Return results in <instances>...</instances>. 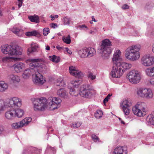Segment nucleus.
<instances>
[{"instance_id":"obj_1","label":"nucleus","mask_w":154,"mask_h":154,"mask_svg":"<svg viewBox=\"0 0 154 154\" xmlns=\"http://www.w3.org/2000/svg\"><path fill=\"white\" fill-rule=\"evenodd\" d=\"M131 64L126 63H113L111 75L113 78H119L126 70L131 68Z\"/></svg>"},{"instance_id":"obj_2","label":"nucleus","mask_w":154,"mask_h":154,"mask_svg":"<svg viewBox=\"0 0 154 154\" xmlns=\"http://www.w3.org/2000/svg\"><path fill=\"white\" fill-rule=\"evenodd\" d=\"M42 60L41 58L30 59V61L32 63L29 65L30 69H28L24 71L23 74V77L25 79H27L31 75H34L35 72L38 71L41 64L40 62Z\"/></svg>"},{"instance_id":"obj_3","label":"nucleus","mask_w":154,"mask_h":154,"mask_svg":"<svg viewBox=\"0 0 154 154\" xmlns=\"http://www.w3.org/2000/svg\"><path fill=\"white\" fill-rule=\"evenodd\" d=\"M141 48L140 45H136L129 47L125 51L126 58L131 61H136L140 57L139 51Z\"/></svg>"},{"instance_id":"obj_4","label":"nucleus","mask_w":154,"mask_h":154,"mask_svg":"<svg viewBox=\"0 0 154 154\" xmlns=\"http://www.w3.org/2000/svg\"><path fill=\"white\" fill-rule=\"evenodd\" d=\"M111 42L108 39H105L102 41L100 46V50L101 52V56L104 59L109 58L112 52Z\"/></svg>"},{"instance_id":"obj_5","label":"nucleus","mask_w":154,"mask_h":154,"mask_svg":"<svg viewBox=\"0 0 154 154\" xmlns=\"http://www.w3.org/2000/svg\"><path fill=\"white\" fill-rule=\"evenodd\" d=\"M146 104L143 102H138L132 108L133 113L137 116L142 117L144 115L143 112H146L147 109Z\"/></svg>"},{"instance_id":"obj_6","label":"nucleus","mask_w":154,"mask_h":154,"mask_svg":"<svg viewBox=\"0 0 154 154\" xmlns=\"http://www.w3.org/2000/svg\"><path fill=\"white\" fill-rule=\"evenodd\" d=\"M47 100L42 97L35 99L33 102L34 109L35 111H44L47 107Z\"/></svg>"},{"instance_id":"obj_7","label":"nucleus","mask_w":154,"mask_h":154,"mask_svg":"<svg viewBox=\"0 0 154 154\" xmlns=\"http://www.w3.org/2000/svg\"><path fill=\"white\" fill-rule=\"evenodd\" d=\"M128 78L131 83L137 84L138 83L140 80L141 75L137 71L132 70L128 74Z\"/></svg>"},{"instance_id":"obj_8","label":"nucleus","mask_w":154,"mask_h":154,"mask_svg":"<svg viewBox=\"0 0 154 154\" xmlns=\"http://www.w3.org/2000/svg\"><path fill=\"white\" fill-rule=\"evenodd\" d=\"M61 100L58 97H50L47 101V106L49 107L51 110H54L59 107V104Z\"/></svg>"},{"instance_id":"obj_9","label":"nucleus","mask_w":154,"mask_h":154,"mask_svg":"<svg viewBox=\"0 0 154 154\" xmlns=\"http://www.w3.org/2000/svg\"><path fill=\"white\" fill-rule=\"evenodd\" d=\"M92 89V88L89 85H83L81 88L80 93V95L83 97L89 98L92 95V93L90 90Z\"/></svg>"},{"instance_id":"obj_10","label":"nucleus","mask_w":154,"mask_h":154,"mask_svg":"<svg viewBox=\"0 0 154 154\" xmlns=\"http://www.w3.org/2000/svg\"><path fill=\"white\" fill-rule=\"evenodd\" d=\"M22 105L21 100L17 97H14L10 99L7 103V106L16 109L20 107Z\"/></svg>"},{"instance_id":"obj_11","label":"nucleus","mask_w":154,"mask_h":154,"mask_svg":"<svg viewBox=\"0 0 154 154\" xmlns=\"http://www.w3.org/2000/svg\"><path fill=\"white\" fill-rule=\"evenodd\" d=\"M31 121L32 118L31 117H26L20 122L12 123L11 126L12 128L17 129L28 125Z\"/></svg>"},{"instance_id":"obj_12","label":"nucleus","mask_w":154,"mask_h":154,"mask_svg":"<svg viewBox=\"0 0 154 154\" xmlns=\"http://www.w3.org/2000/svg\"><path fill=\"white\" fill-rule=\"evenodd\" d=\"M142 64L145 66H149L154 63V57L150 56L149 55H145L141 59Z\"/></svg>"},{"instance_id":"obj_13","label":"nucleus","mask_w":154,"mask_h":154,"mask_svg":"<svg viewBox=\"0 0 154 154\" xmlns=\"http://www.w3.org/2000/svg\"><path fill=\"white\" fill-rule=\"evenodd\" d=\"M131 105V102L127 100H123L121 102V107L122 108L125 115L128 116L130 113V111L129 109V107Z\"/></svg>"},{"instance_id":"obj_14","label":"nucleus","mask_w":154,"mask_h":154,"mask_svg":"<svg viewBox=\"0 0 154 154\" xmlns=\"http://www.w3.org/2000/svg\"><path fill=\"white\" fill-rule=\"evenodd\" d=\"M38 71H35L34 74L35 77L33 78V82L38 85H42L45 82V80L43 78V76Z\"/></svg>"},{"instance_id":"obj_15","label":"nucleus","mask_w":154,"mask_h":154,"mask_svg":"<svg viewBox=\"0 0 154 154\" xmlns=\"http://www.w3.org/2000/svg\"><path fill=\"white\" fill-rule=\"evenodd\" d=\"M22 49L18 45L11 46L10 55H19L22 54Z\"/></svg>"},{"instance_id":"obj_16","label":"nucleus","mask_w":154,"mask_h":154,"mask_svg":"<svg viewBox=\"0 0 154 154\" xmlns=\"http://www.w3.org/2000/svg\"><path fill=\"white\" fill-rule=\"evenodd\" d=\"M69 70L70 74L76 77L79 78L82 75V72L80 71L77 70L75 66H69Z\"/></svg>"},{"instance_id":"obj_17","label":"nucleus","mask_w":154,"mask_h":154,"mask_svg":"<svg viewBox=\"0 0 154 154\" xmlns=\"http://www.w3.org/2000/svg\"><path fill=\"white\" fill-rule=\"evenodd\" d=\"M127 148L125 146H120L116 148L113 154H127Z\"/></svg>"},{"instance_id":"obj_18","label":"nucleus","mask_w":154,"mask_h":154,"mask_svg":"<svg viewBox=\"0 0 154 154\" xmlns=\"http://www.w3.org/2000/svg\"><path fill=\"white\" fill-rule=\"evenodd\" d=\"M25 67V64L22 62L17 63L13 66L14 70L17 73L22 71Z\"/></svg>"},{"instance_id":"obj_19","label":"nucleus","mask_w":154,"mask_h":154,"mask_svg":"<svg viewBox=\"0 0 154 154\" xmlns=\"http://www.w3.org/2000/svg\"><path fill=\"white\" fill-rule=\"evenodd\" d=\"M11 45L6 44L2 45L1 47L2 52L4 54L10 55Z\"/></svg>"},{"instance_id":"obj_20","label":"nucleus","mask_w":154,"mask_h":154,"mask_svg":"<svg viewBox=\"0 0 154 154\" xmlns=\"http://www.w3.org/2000/svg\"><path fill=\"white\" fill-rule=\"evenodd\" d=\"M120 51L119 50H117L114 53L112 58L113 63H122L121 62V59L120 57Z\"/></svg>"},{"instance_id":"obj_21","label":"nucleus","mask_w":154,"mask_h":154,"mask_svg":"<svg viewBox=\"0 0 154 154\" xmlns=\"http://www.w3.org/2000/svg\"><path fill=\"white\" fill-rule=\"evenodd\" d=\"M58 95L61 97L66 98L67 97L68 93L63 89H60L57 91Z\"/></svg>"},{"instance_id":"obj_22","label":"nucleus","mask_w":154,"mask_h":154,"mask_svg":"<svg viewBox=\"0 0 154 154\" xmlns=\"http://www.w3.org/2000/svg\"><path fill=\"white\" fill-rule=\"evenodd\" d=\"M8 85L3 81H0V92H3L6 91L8 89Z\"/></svg>"},{"instance_id":"obj_23","label":"nucleus","mask_w":154,"mask_h":154,"mask_svg":"<svg viewBox=\"0 0 154 154\" xmlns=\"http://www.w3.org/2000/svg\"><path fill=\"white\" fill-rule=\"evenodd\" d=\"M15 112L14 110H10L5 113V116L7 119H11L15 117Z\"/></svg>"},{"instance_id":"obj_24","label":"nucleus","mask_w":154,"mask_h":154,"mask_svg":"<svg viewBox=\"0 0 154 154\" xmlns=\"http://www.w3.org/2000/svg\"><path fill=\"white\" fill-rule=\"evenodd\" d=\"M8 77L9 79L11 80L14 83L18 82L20 80V79L18 76L14 74L9 75Z\"/></svg>"},{"instance_id":"obj_25","label":"nucleus","mask_w":154,"mask_h":154,"mask_svg":"<svg viewBox=\"0 0 154 154\" xmlns=\"http://www.w3.org/2000/svg\"><path fill=\"white\" fill-rule=\"evenodd\" d=\"M38 47V45L34 43L31 44V48L28 49V54L36 51L37 48Z\"/></svg>"},{"instance_id":"obj_26","label":"nucleus","mask_w":154,"mask_h":154,"mask_svg":"<svg viewBox=\"0 0 154 154\" xmlns=\"http://www.w3.org/2000/svg\"><path fill=\"white\" fill-rule=\"evenodd\" d=\"M153 94L152 90L150 88H146L145 94L144 97L147 99L152 98Z\"/></svg>"},{"instance_id":"obj_27","label":"nucleus","mask_w":154,"mask_h":154,"mask_svg":"<svg viewBox=\"0 0 154 154\" xmlns=\"http://www.w3.org/2000/svg\"><path fill=\"white\" fill-rule=\"evenodd\" d=\"M11 31L14 33L19 36H21L23 33V30L16 27H14L11 29Z\"/></svg>"},{"instance_id":"obj_28","label":"nucleus","mask_w":154,"mask_h":154,"mask_svg":"<svg viewBox=\"0 0 154 154\" xmlns=\"http://www.w3.org/2000/svg\"><path fill=\"white\" fill-rule=\"evenodd\" d=\"M146 74L148 76L154 77V66L152 68H148L145 70Z\"/></svg>"},{"instance_id":"obj_29","label":"nucleus","mask_w":154,"mask_h":154,"mask_svg":"<svg viewBox=\"0 0 154 154\" xmlns=\"http://www.w3.org/2000/svg\"><path fill=\"white\" fill-rule=\"evenodd\" d=\"M146 88H140L137 89V94L140 97H144Z\"/></svg>"},{"instance_id":"obj_30","label":"nucleus","mask_w":154,"mask_h":154,"mask_svg":"<svg viewBox=\"0 0 154 154\" xmlns=\"http://www.w3.org/2000/svg\"><path fill=\"white\" fill-rule=\"evenodd\" d=\"M28 18L32 22H34L36 23L39 22V18L37 15H34L33 16H29Z\"/></svg>"},{"instance_id":"obj_31","label":"nucleus","mask_w":154,"mask_h":154,"mask_svg":"<svg viewBox=\"0 0 154 154\" xmlns=\"http://www.w3.org/2000/svg\"><path fill=\"white\" fill-rule=\"evenodd\" d=\"M87 50L88 57H92L95 54V51L94 48H87Z\"/></svg>"},{"instance_id":"obj_32","label":"nucleus","mask_w":154,"mask_h":154,"mask_svg":"<svg viewBox=\"0 0 154 154\" xmlns=\"http://www.w3.org/2000/svg\"><path fill=\"white\" fill-rule=\"evenodd\" d=\"M15 112V116H16L18 118H20L23 115V111L21 109H17L16 110H14Z\"/></svg>"},{"instance_id":"obj_33","label":"nucleus","mask_w":154,"mask_h":154,"mask_svg":"<svg viewBox=\"0 0 154 154\" xmlns=\"http://www.w3.org/2000/svg\"><path fill=\"white\" fill-rule=\"evenodd\" d=\"M87 48L82 49L79 51V54L81 55V57H88Z\"/></svg>"},{"instance_id":"obj_34","label":"nucleus","mask_w":154,"mask_h":154,"mask_svg":"<svg viewBox=\"0 0 154 154\" xmlns=\"http://www.w3.org/2000/svg\"><path fill=\"white\" fill-rule=\"evenodd\" d=\"M154 5L153 2L152 1H148L145 5V8L147 10H149L152 8Z\"/></svg>"},{"instance_id":"obj_35","label":"nucleus","mask_w":154,"mask_h":154,"mask_svg":"<svg viewBox=\"0 0 154 154\" xmlns=\"http://www.w3.org/2000/svg\"><path fill=\"white\" fill-rule=\"evenodd\" d=\"M50 60L53 62L55 63L59 62L60 60V58L59 57H57L55 55L49 57Z\"/></svg>"},{"instance_id":"obj_36","label":"nucleus","mask_w":154,"mask_h":154,"mask_svg":"<svg viewBox=\"0 0 154 154\" xmlns=\"http://www.w3.org/2000/svg\"><path fill=\"white\" fill-rule=\"evenodd\" d=\"M147 121L149 124L154 125V114L148 116Z\"/></svg>"},{"instance_id":"obj_37","label":"nucleus","mask_w":154,"mask_h":154,"mask_svg":"<svg viewBox=\"0 0 154 154\" xmlns=\"http://www.w3.org/2000/svg\"><path fill=\"white\" fill-rule=\"evenodd\" d=\"M39 34V33L35 30H34L31 32H28L25 33V35L28 36H36Z\"/></svg>"},{"instance_id":"obj_38","label":"nucleus","mask_w":154,"mask_h":154,"mask_svg":"<svg viewBox=\"0 0 154 154\" xmlns=\"http://www.w3.org/2000/svg\"><path fill=\"white\" fill-rule=\"evenodd\" d=\"M56 85L57 86L64 87L66 85V84L63 79L60 78L58 79Z\"/></svg>"},{"instance_id":"obj_39","label":"nucleus","mask_w":154,"mask_h":154,"mask_svg":"<svg viewBox=\"0 0 154 154\" xmlns=\"http://www.w3.org/2000/svg\"><path fill=\"white\" fill-rule=\"evenodd\" d=\"M62 40L64 42L68 44H70L71 42V40L69 35H68L67 37H63Z\"/></svg>"},{"instance_id":"obj_40","label":"nucleus","mask_w":154,"mask_h":154,"mask_svg":"<svg viewBox=\"0 0 154 154\" xmlns=\"http://www.w3.org/2000/svg\"><path fill=\"white\" fill-rule=\"evenodd\" d=\"M102 111L100 110H98L97 112L95 113L94 116L97 119H99L102 117Z\"/></svg>"},{"instance_id":"obj_41","label":"nucleus","mask_w":154,"mask_h":154,"mask_svg":"<svg viewBox=\"0 0 154 154\" xmlns=\"http://www.w3.org/2000/svg\"><path fill=\"white\" fill-rule=\"evenodd\" d=\"M91 137L93 140L95 142L97 141L100 142L99 138L96 135L94 134H92L91 135Z\"/></svg>"},{"instance_id":"obj_42","label":"nucleus","mask_w":154,"mask_h":154,"mask_svg":"<svg viewBox=\"0 0 154 154\" xmlns=\"http://www.w3.org/2000/svg\"><path fill=\"white\" fill-rule=\"evenodd\" d=\"M71 84L74 87H76L79 86V81L78 80H74L71 81Z\"/></svg>"},{"instance_id":"obj_43","label":"nucleus","mask_w":154,"mask_h":154,"mask_svg":"<svg viewBox=\"0 0 154 154\" xmlns=\"http://www.w3.org/2000/svg\"><path fill=\"white\" fill-rule=\"evenodd\" d=\"M71 20L70 18H68L66 17H64L63 18V22L64 25H68L69 24V22Z\"/></svg>"},{"instance_id":"obj_44","label":"nucleus","mask_w":154,"mask_h":154,"mask_svg":"<svg viewBox=\"0 0 154 154\" xmlns=\"http://www.w3.org/2000/svg\"><path fill=\"white\" fill-rule=\"evenodd\" d=\"M88 76L89 79L91 80H93L96 78V75L91 72L88 73Z\"/></svg>"},{"instance_id":"obj_45","label":"nucleus","mask_w":154,"mask_h":154,"mask_svg":"<svg viewBox=\"0 0 154 154\" xmlns=\"http://www.w3.org/2000/svg\"><path fill=\"white\" fill-rule=\"evenodd\" d=\"M5 106V105L4 100H0V111L3 110Z\"/></svg>"},{"instance_id":"obj_46","label":"nucleus","mask_w":154,"mask_h":154,"mask_svg":"<svg viewBox=\"0 0 154 154\" xmlns=\"http://www.w3.org/2000/svg\"><path fill=\"white\" fill-rule=\"evenodd\" d=\"M12 57L8 56L3 57L2 59V61L4 62H9L12 59Z\"/></svg>"},{"instance_id":"obj_47","label":"nucleus","mask_w":154,"mask_h":154,"mask_svg":"<svg viewBox=\"0 0 154 154\" xmlns=\"http://www.w3.org/2000/svg\"><path fill=\"white\" fill-rule=\"evenodd\" d=\"M82 125V123L79 122H75L72 125V127L73 128H77L79 127Z\"/></svg>"},{"instance_id":"obj_48","label":"nucleus","mask_w":154,"mask_h":154,"mask_svg":"<svg viewBox=\"0 0 154 154\" xmlns=\"http://www.w3.org/2000/svg\"><path fill=\"white\" fill-rule=\"evenodd\" d=\"M50 32L49 29L48 28H44L43 30V34L45 35H47Z\"/></svg>"},{"instance_id":"obj_49","label":"nucleus","mask_w":154,"mask_h":154,"mask_svg":"<svg viewBox=\"0 0 154 154\" xmlns=\"http://www.w3.org/2000/svg\"><path fill=\"white\" fill-rule=\"evenodd\" d=\"M69 88L70 89L69 93L72 96H75V89L73 88H72L71 87L70 88L69 87Z\"/></svg>"},{"instance_id":"obj_50","label":"nucleus","mask_w":154,"mask_h":154,"mask_svg":"<svg viewBox=\"0 0 154 154\" xmlns=\"http://www.w3.org/2000/svg\"><path fill=\"white\" fill-rule=\"evenodd\" d=\"M112 96V94H109L107 97L104 99L103 100V103L104 104H105V103L108 102V100L109 99L110 97Z\"/></svg>"},{"instance_id":"obj_51","label":"nucleus","mask_w":154,"mask_h":154,"mask_svg":"<svg viewBox=\"0 0 154 154\" xmlns=\"http://www.w3.org/2000/svg\"><path fill=\"white\" fill-rule=\"evenodd\" d=\"M147 35H149L150 36H154V29H152L149 31V33H146Z\"/></svg>"},{"instance_id":"obj_52","label":"nucleus","mask_w":154,"mask_h":154,"mask_svg":"<svg viewBox=\"0 0 154 154\" xmlns=\"http://www.w3.org/2000/svg\"><path fill=\"white\" fill-rule=\"evenodd\" d=\"M129 6L126 4H125L122 7V9L125 10L129 8Z\"/></svg>"},{"instance_id":"obj_53","label":"nucleus","mask_w":154,"mask_h":154,"mask_svg":"<svg viewBox=\"0 0 154 154\" xmlns=\"http://www.w3.org/2000/svg\"><path fill=\"white\" fill-rule=\"evenodd\" d=\"M4 131V127L2 126H0V135L2 134Z\"/></svg>"},{"instance_id":"obj_54","label":"nucleus","mask_w":154,"mask_h":154,"mask_svg":"<svg viewBox=\"0 0 154 154\" xmlns=\"http://www.w3.org/2000/svg\"><path fill=\"white\" fill-rule=\"evenodd\" d=\"M84 27L87 28V27L85 26V25L83 24V25H79V26H78L77 27V28L78 29L81 28H84Z\"/></svg>"},{"instance_id":"obj_55","label":"nucleus","mask_w":154,"mask_h":154,"mask_svg":"<svg viewBox=\"0 0 154 154\" xmlns=\"http://www.w3.org/2000/svg\"><path fill=\"white\" fill-rule=\"evenodd\" d=\"M65 49H66V51L69 54H72V52L71 51L69 50L67 48H65Z\"/></svg>"},{"instance_id":"obj_56","label":"nucleus","mask_w":154,"mask_h":154,"mask_svg":"<svg viewBox=\"0 0 154 154\" xmlns=\"http://www.w3.org/2000/svg\"><path fill=\"white\" fill-rule=\"evenodd\" d=\"M23 3V0L19 2V3L18 4L19 8H20L22 6V4Z\"/></svg>"},{"instance_id":"obj_57","label":"nucleus","mask_w":154,"mask_h":154,"mask_svg":"<svg viewBox=\"0 0 154 154\" xmlns=\"http://www.w3.org/2000/svg\"><path fill=\"white\" fill-rule=\"evenodd\" d=\"M57 25L56 23H52L51 25V27L52 28H55V26L57 27Z\"/></svg>"},{"instance_id":"obj_58","label":"nucleus","mask_w":154,"mask_h":154,"mask_svg":"<svg viewBox=\"0 0 154 154\" xmlns=\"http://www.w3.org/2000/svg\"><path fill=\"white\" fill-rule=\"evenodd\" d=\"M149 82L152 85H154V79H150Z\"/></svg>"},{"instance_id":"obj_59","label":"nucleus","mask_w":154,"mask_h":154,"mask_svg":"<svg viewBox=\"0 0 154 154\" xmlns=\"http://www.w3.org/2000/svg\"><path fill=\"white\" fill-rule=\"evenodd\" d=\"M56 48L59 50H61L63 48V47L57 46L56 47Z\"/></svg>"},{"instance_id":"obj_60","label":"nucleus","mask_w":154,"mask_h":154,"mask_svg":"<svg viewBox=\"0 0 154 154\" xmlns=\"http://www.w3.org/2000/svg\"><path fill=\"white\" fill-rule=\"evenodd\" d=\"M50 49V47L49 46L47 45L46 48V50H49Z\"/></svg>"},{"instance_id":"obj_61","label":"nucleus","mask_w":154,"mask_h":154,"mask_svg":"<svg viewBox=\"0 0 154 154\" xmlns=\"http://www.w3.org/2000/svg\"><path fill=\"white\" fill-rule=\"evenodd\" d=\"M92 21H94V22H97V21L94 18V16H92Z\"/></svg>"},{"instance_id":"obj_62","label":"nucleus","mask_w":154,"mask_h":154,"mask_svg":"<svg viewBox=\"0 0 154 154\" xmlns=\"http://www.w3.org/2000/svg\"><path fill=\"white\" fill-rule=\"evenodd\" d=\"M53 17L54 18H57L58 17V15H56L54 16Z\"/></svg>"},{"instance_id":"obj_63","label":"nucleus","mask_w":154,"mask_h":154,"mask_svg":"<svg viewBox=\"0 0 154 154\" xmlns=\"http://www.w3.org/2000/svg\"><path fill=\"white\" fill-rule=\"evenodd\" d=\"M136 32V33L134 34V35L135 36L137 35H138V32L136 31V32Z\"/></svg>"},{"instance_id":"obj_64","label":"nucleus","mask_w":154,"mask_h":154,"mask_svg":"<svg viewBox=\"0 0 154 154\" xmlns=\"http://www.w3.org/2000/svg\"><path fill=\"white\" fill-rule=\"evenodd\" d=\"M154 42L153 43L152 45V49H154Z\"/></svg>"}]
</instances>
